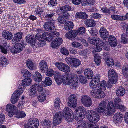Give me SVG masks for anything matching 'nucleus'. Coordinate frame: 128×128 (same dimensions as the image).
Instances as JSON below:
<instances>
[{
  "mask_svg": "<svg viewBox=\"0 0 128 128\" xmlns=\"http://www.w3.org/2000/svg\"><path fill=\"white\" fill-rule=\"evenodd\" d=\"M124 115L120 113L116 114L113 117L114 121L116 124H119L122 122Z\"/></svg>",
  "mask_w": 128,
  "mask_h": 128,
  "instance_id": "nucleus-20",
  "label": "nucleus"
},
{
  "mask_svg": "<svg viewBox=\"0 0 128 128\" xmlns=\"http://www.w3.org/2000/svg\"><path fill=\"white\" fill-rule=\"evenodd\" d=\"M101 88H98V89L94 90L90 92V95L93 97L98 98H103L105 97L106 94Z\"/></svg>",
  "mask_w": 128,
  "mask_h": 128,
  "instance_id": "nucleus-8",
  "label": "nucleus"
},
{
  "mask_svg": "<svg viewBox=\"0 0 128 128\" xmlns=\"http://www.w3.org/2000/svg\"><path fill=\"white\" fill-rule=\"evenodd\" d=\"M63 116H67L72 114V111L70 108L68 107H66L64 109L63 112Z\"/></svg>",
  "mask_w": 128,
  "mask_h": 128,
  "instance_id": "nucleus-41",
  "label": "nucleus"
},
{
  "mask_svg": "<svg viewBox=\"0 0 128 128\" xmlns=\"http://www.w3.org/2000/svg\"><path fill=\"white\" fill-rule=\"evenodd\" d=\"M15 46L17 50V52L18 53L21 52L23 50V48L24 47V44L21 43L17 44H15Z\"/></svg>",
  "mask_w": 128,
  "mask_h": 128,
  "instance_id": "nucleus-50",
  "label": "nucleus"
},
{
  "mask_svg": "<svg viewBox=\"0 0 128 128\" xmlns=\"http://www.w3.org/2000/svg\"><path fill=\"white\" fill-rule=\"evenodd\" d=\"M106 62L108 66L112 67L114 64V60L111 58H107Z\"/></svg>",
  "mask_w": 128,
  "mask_h": 128,
  "instance_id": "nucleus-58",
  "label": "nucleus"
},
{
  "mask_svg": "<svg viewBox=\"0 0 128 128\" xmlns=\"http://www.w3.org/2000/svg\"><path fill=\"white\" fill-rule=\"evenodd\" d=\"M32 82V80L30 78H25L22 80V85L23 87L28 86L30 85Z\"/></svg>",
  "mask_w": 128,
  "mask_h": 128,
  "instance_id": "nucleus-36",
  "label": "nucleus"
},
{
  "mask_svg": "<svg viewBox=\"0 0 128 128\" xmlns=\"http://www.w3.org/2000/svg\"><path fill=\"white\" fill-rule=\"evenodd\" d=\"M21 73L23 75V76L25 78H30L32 76V74L28 70L26 69L22 70Z\"/></svg>",
  "mask_w": 128,
  "mask_h": 128,
  "instance_id": "nucleus-35",
  "label": "nucleus"
},
{
  "mask_svg": "<svg viewBox=\"0 0 128 128\" xmlns=\"http://www.w3.org/2000/svg\"><path fill=\"white\" fill-rule=\"evenodd\" d=\"M82 118L78 120L79 121L76 124V127L77 128H85L86 124V122L84 120H82Z\"/></svg>",
  "mask_w": 128,
  "mask_h": 128,
  "instance_id": "nucleus-34",
  "label": "nucleus"
},
{
  "mask_svg": "<svg viewBox=\"0 0 128 128\" xmlns=\"http://www.w3.org/2000/svg\"><path fill=\"white\" fill-rule=\"evenodd\" d=\"M63 40L61 38H58L55 39L51 44L53 48H56L62 44Z\"/></svg>",
  "mask_w": 128,
  "mask_h": 128,
  "instance_id": "nucleus-23",
  "label": "nucleus"
},
{
  "mask_svg": "<svg viewBox=\"0 0 128 128\" xmlns=\"http://www.w3.org/2000/svg\"><path fill=\"white\" fill-rule=\"evenodd\" d=\"M68 106L70 108H74L76 106L77 102L75 95L70 96L68 98Z\"/></svg>",
  "mask_w": 128,
  "mask_h": 128,
  "instance_id": "nucleus-14",
  "label": "nucleus"
},
{
  "mask_svg": "<svg viewBox=\"0 0 128 128\" xmlns=\"http://www.w3.org/2000/svg\"><path fill=\"white\" fill-rule=\"evenodd\" d=\"M6 110L8 112V116L10 117H12L18 110L16 107L14 105L8 104L6 106Z\"/></svg>",
  "mask_w": 128,
  "mask_h": 128,
  "instance_id": "nucleus-16",
  "label": "nucleus"
},
{
  "mask_svg": "<svg viewBox=\"0 0 128 128\" xmlns=\"http://www.w3.org/2000/svg\"><path fill=\"white\" fill-rule=\"evenodd\" d=\"M72 46L74 48H78L79 49L83 48L82 46L80 43L77 42H73L72 44Z\"/></svg>",
  "mask_w": 128,
  "mask_h": 128,
  "instance_id": "nucleus-60",
  "label": "nucleus"
},
{
  "mask_svg": "<svg viewBox=\"0 0 128 128\" xmlns=\"http://www.w3.org/2000/svg\"><path fill=\"white\" fill-rule=\"evenodd\" d=\"M114 102L116 107L117 108H120V107L121 106L122 102L121 100L119 98H116L115 99Z\"/></svg>",
  "mask_w": 128,
  "mask_h": 128,
  "instance_id": "nucleus-37",
  "label": "nucleus"
},
{
  "mask_svg": "<svg viewBox=\"0 0 128 128\" xmlns=\"http://www.w3.org/2000/svg\"><path fill=\"white\" fill-rule=\"evenodd\" d=\"M40 68L41 71L43 73L46 72L48 70V66L46 62L42 60L39 64Z\"/></svg>",
  "mask_w": 128,
  "mask_h": 128,
  "instance_id": "nucleus-21",
  "label": "nucleus"
},
{
  "mask_svg": "<svg viewBox=\"0 0 128 128\" xmlns=\"http://www.w3.org/2000/svg\"><path fill=\"white\" fill-rule=\"evenodd\" d=\"M42 76L41 74L38 72H36L34 75V80L36 82H40L42 80Z\"/></svg>",
  "mask_w": 128,
  "mask_h": 128,
  "instance_id": "nucleus-32",
  "label": "nucleus"
},
{
  "mask_svg": "<svg viewBox=\"0 0 128 128\" xmlns=\"http://www.w3.org/2000/svg\"><path fill=\"white\" fill-rule=\"evenodd\" d=\"M16 112V117L17 118H24L26 116V114L24 112L20 111L19 112Z\"/></svg>",
  "mask_w": 128,
  "mask_h": 128,
  "instance_id": "nucleus-48",
  "label": "nucleus"
},
{
  "mask_svg": "<svg viewBox=\"0 0 128 128\" xmlns=\"http://www.w3.org/2000/svg\"><path fill=\"white\" fill-rule=\"evenodd\" d=\"M71 10V8L70 6L69 5H66L62 7H61L60 8V11L62 14L66 12L70 11Z\"/></svg>",
  "mask_w": 128,
  "mask_h": 128,
  "instance_id": "nucleus-39",
  "label": "nucleus"
},
{
  "mask_svg": "<svg viewBox=\"0 0 128 128\" xmlns=\"http://www.w3.org/2000/svg\"><path fill=\"white\" fill-rule=\"evenodd\" d=\"M111 17L112 19L115 20H124V16L116 15H112Z\"/></svg>",
  "mask_w": 128,
  "mask_h": 128,
  "instance_id": "nucleus-51",
  "label": "nucleus"
},
{
  "mask_svg": "<svg viewBox=\"0 0 128 128\" xmlns=\"http://www.w3.org/2000/svg\"><path fill=\"white\" fill-rule=\"evenodd\" d=\"M121 42L124 44H127L128 42V38L127 36L125 34H124L121 36Z\"/></svg>",
  "mask_w": 128,
  "mask_h": 128,
  "instance_id": "nucleus-61",
  "label": "nucleus"
},
{
  "mask_svg": "<svg viewBox=\"0 0 128 128\" xmlns=\"http://www.w3.org/2000/svg\"><path fill=\"white\" fill-rule=\"evenodd\" d=\"M42 36L43 37L44 40L48 42H50L54 39L51 34L49 32H45L43 33L42 35Z\"/></svg>",
  "mask_w": 128,
  "mask_h": 128,
  "instance_id": "nucleus-28",
  "label": "nucleus"
},
{
  "mask_svg": "<svg viewBox=\"0 0 128 128\" xmlns=\"http://www.w3.org/2000/svg\"><path fill=\"white\" fill-rule=\"evenodd\" d=\"M94 55H95L94 58L95 62L98 66H99L101 63V59H100V57L96 54L95 55L94 54Z\"/></svg>",
  "mask_w": 128,
  "mask_h": 128,
  "instance_id": "nucleus-63",
  "label": "nucleus"
},
{
  "mask_svg": "<svg viewBox=\"0 0 128 128\" xmlns=\"http://www.w3.org/2000/svg\"><path fill=\"white\" fill-rule=\"evenodd\" d=\"M45 84L44 86L46 87L47 86H50L52 84V81L51 79L49 77H46L45 79V81L44 82Z\"/></svg>",
  "mask_w": 128,
  "mask_h": 128,
  "instance_id": "nucleus-52",
  "label": "nucleus"
},
{
  "mask_svg": "<svg viewBox=\"0 0 128 128\" xmlns=\"http://www.w3.org/2000/svg\"><path fill=\"white\" fill-rule=\"evenodd\" d=\"M88 18V15L85 12H78L75 15V18L76 19L80 18L82 20H85Z\"/></svg>",
  "mask_w": 128,
  "mask_h": 128,
  "instance_id": "nucleus-26",
  "label": "nucleus"
},
{
  "mask_svg": "<svg viewBox=\"0 0 128 128\" xmlns=\"http://www.w3.org/2000/svg\"><path fill=\"white\" fill-rule=\"evenodd\" d=\"M87 51L85 50H81L79 52V54L84 56V58L86 59H87L88 58V57L87 56Z\"/></svg>",
  "mask_w": 128,
  "mask_h": 128,
  "instance_id": "nucleus-56",
  "label": "nucleus"
},
{
  "mask_svg": "<svg viewBox=\"0 0 128 128\" xmlns=\"http://www.w3.org/2000/svg\"><path fill=\"white\" fill-rule=\"evenodd\" d=\"M100 35L101 38L103 40H107L109 36V32L104 27L100 28L99 30Z\"/></svg>",
  "mask_w": 128,
  "mask_h": 128,
  "instance_id": "nucleus-18",
  "label": "nucleus"
},
{
  "mask_svg": "<svg viewBox=\"0 0 128 128\" xmlns=\"http://www.w3.org/2000/svg\"><path fill=\"white\" fill-rule=\"evenodd\" d=\"M73 75L64 74L62 76L59 72H57L56 74L54 75V78L58 84H60L62 82L64 84L67 85L69 84V82H70L71 76Z\"/></svg>",
  "mask_w": 128,
  "mask_h": 128,
  "instance_id": "nucleus-2",
  "label": "nucleus"
},
{
  "mask_svg": "<svg viewBox=\"0 0 128 128\" xmlns=\"http://www.w3.org/2000/svg\"><path fill=\"white\" fill-rule=\"evenodd\" d=\"M67 63L72 68L78 67L81 64L80 60L76 58L68 57L66 59Z\"/></svg>",
  "mask_w": 128,
  "mask_h": 128,
  "instance_id": "nucleus-7",
  "label": "nucleus"
},
{
  "mask_svg": "<svg viewBox=\"0 0 128 128\" xmlns=\"http://www.w3.org/2000/svg\"><path fill=\"white\" fill-rule=\"evenodd\" d=\"M45 12L46 13L44 14V16L46 18H48V20H50L51 19H53L52 18L55 14L54 12L52 10H46Z\"/></svg>",
  "mask_w": 128,
  "mask_h": 128,
  "instance_id": "nucleus-30",
  "label": "nucleus"
},
{
  "mask_svg": "<svg viewBox=\"0 0 128 128\" xmlns=\"http://www.w3.org/2000/svg\"><path fill=\"white\" fill-rule=\"evenodd\" d=\"M109 80L112 84H116L118 80V76L116 72L113 70H110L108 72Z\"/></svg>",
  "mask_w": 128,
  "mask_h": 128,
  "instance_id": "nucleus-10",
  "label": "nucleus"
},
{
  "mask_svg": "<svg viewBox=\"0 0 128 128\" xmlns=\"http://www.w3.org/2000/svg\"><path fill=\"white\" fill-rule=\"evenodd\" d=\"M78 77L76 75H73L71 76V79L70 82H69L68 85H70V88L73 89L76 88V87L78 84Z\"/></svg>",
  "mask_w": 128,
  "mask_h": 128,
  "instance_id": "nucleus-15",
  "label": "nucleus"
},
{
  "mask_svg": "<svg viewBox=\"0 0 128 128\" xmlns=\"http://www.w3.org/2000/svg\"><path fill=\"white\" fill-rule=\"evenodd\" d=\"M84 22L85 24L88 27H92L96 25L95 22L92 19H87Z\"/></svg>",
  "mask_w": 128,
  "mask_h": 128,
  "instance_id": "nucleus-31",
  "label": "nucleus"
},
{
  "mask_svg": "<svg viewBox=\"0 0 128 128\" xmlns=\"http://www.w3.org/2000/svg\"><path fill=\"white\" fill-rule=\"evenodd\" d=\"M82 104L85 106L90 107L92 104L90 98L88 96H83L81 99Z\"/></svg>",
  "mask_w": 128,
  "mask_h": 128,
  "instance_id": "nucleus-13",
  "label": "nucleus"
},
{
  "mask_svg": "<svg viewBox=\"0 0 128 128\" xmlns=\"http://www.w3.org/2000/svg\"><path fill=\"white\" fill-rule=\"evenodd\" d=\"M96 110L100 113L105 112V114L106 116H110L114 114L116 109L112 102H110L107 104L105 102L102 101Z\"/></svg>",
  "mask_w": 128,
  "mask_h": 128,
  "instance_id": "nucleus-1",
  "label": "nucleus"
},
{
  "mask_svg": "<svg viewBox=\"0 0 128 128\" xmlns=\"http://www.w3.org/2000/svg\"><path fill=\"white\" fill-rule=\"evenodd\" d=\"M79 80L82 84H85L87 82V80L86 77L82 75L80 76Z\"/></svg>",
  "mask_w": 128,
  "mask_h": 128,
  "instance_id": "nucleus-54",
  "label": "nucleus"
},
{
  "mask_svg": "<svg viewBox=\"0 0 128 128\" xmlns=\"http://www.w3.org/2000/svg\"><path fill=\"white\" fill-rule=\"evenodd\" d=\"M61 100L60 99L58 98H56L54 100V106L56 109H59L60 107Z\"/></svg>",
  "mask_w": 128,
  "mask_h": 128,
  "instance_id": "nucleus-45",
  "label": "nucleus"
},
{
  "mask_svg": "<svg viewBox=\"0 0 128 128\" xmlns=\"http://www.w3.org/2000/svg\"><path fill=\"white\" fill-rule=\"evenodd\" d=\"M63 116V114L62 112H59L56 113L54 117V125L56 126L60 124Z\"/></svg>",
  "mask_w": 128,
  "mask_h": 128,
  "instance_id": "nucleus-12",
  "label": "nucleus"
},
{
  "mask_svg": "<svg viewBox=\"0 0 128 128\" xmlns=\"http://www.w3.org/2000/svg\"><path fill=\"white\" fill-rule=\"evenodd\" d=\"M76 30H72L67 33L65 35L66 38L71 40L74 39L78 35Z\"/></svg>",
  "mask_w": 128,
  "mask_h": 128,
  "instance_id": "nucleus-22",
  "label": "nucleus"
},
{
  "mask_svg": "<svg viewBox=\"0 0 128 128\" xmlns=\"http://www.w3.org/2000/svg\"><path fill=\"white\" fill-rule=\"evenodd\" d=\"M2 35L4 38L8 40H11L13 38L12 34L7 30H5L3 31Z\"/></svg>",
  "mask_w": 128,
  "mask_h": 128,
  "instance_id": "nucleus-24",
  "label": "nucleus"
},
{
  "mask_svg": "<svg viewBox=\"0 0 128 128\" xmlns=\"http://www.w3.org/2000/svg\"><path fill=\"white\" fill-rule=\"evenodd\" d=\"M42 126L45 128H50L52 125V123L50 120H44L42 123Z\"/></svg>",
  "mask_w": 128,
  "mask_h": 128,
  "instance_id": "nucleus-47",
  "label": "nucleus"
},
{
  "mask_svg": "<svg viewBox=\"0 0 128 128\" xmlns=\"http://www.w3.org/2000/svg\"><path fill=\"white\" fill-rule=\"evenodd\" d=\"M100 80V76H96L93 79L90 83V87L92 89L96 88L99 85Z\"/></svg>",
  "mask_w": 128,
  "mask_h": 128,
  "instance_id": "nucleus-17",
  "label": "nucleus"
},
{
  "mask_svg": "<svg viewBox=\"0 0 128 128\" xmlns=\"http://www.w3.org/2000/svg\"><path fill=\"white\" fill-rule=\"evenodd\" d=\"M27 42L30 44L32 46H35L36 44V40L32 36L30 35H27L26 37Z\"/></svg>",
  "mask_w": 128,
  "mask_h": 128,
  "instance_id": "nucleus-25",
  "label": "nucleus"
},
{
  "mask_svg": "<svg viewBox=\"0 0 128 128\" xmlns=\"http://www.w3.org/2000/svg\"><path fill=\"white\" fill-rule=\"evenodd\" d=\"M101 11L102 12L106 15H109L111 13L110 9L106 7H104L101 8Z\"/></svg>",
  "mask_w": 128,
  "mask_h": 128,
  "instance_id": "nucleus-46",
  "label": "nucleus"
},
{
  "mask_svg": "<svg viewBox=\"0 0 128 128\" xmlns=\"http://www.w3.org/2000/svg\"><path fill=\"white\" fill-rule=\"evenodd\" d=\"M107 87V84L106 82L105 81H103L101 82L100 85L98 88H101L100 89L104 90Z\"/></svg>",
  "mask_w": 128,
  "mask_h": 128,
  "instance_id": "nucleus-62",
  "label": "nucleus"
},
{
  "mask_svg": "<svg viewBox=\"0 0 128 128\" xmlns=\"http://www.w3.org/2000/svg\"><path fill=\"white\" fill-rule=\"evenodd\" d=\"M75 118L76 120L83 119L84 118L85 115L87 114L85 109L82 106L79 107L75 111Z\"/></svg>",
  "mask_w": 128,
  "mask_h": 128,
  "instance_id": "nucleus-4",
  "label": "nucleus"
},
{
  "mask_svg": "<svg viewBox=\"0 0 128 128\" xmlns=\"http://www.w3.org/2000/svg\"><path fill=\"white\" fill-rule=\"evenodd\" d=\"M39 123L38 120L36 118H30L27 124L24 125L25 128H38Z\"/></svg>",
  "mask_w": 128,
  "mask_h": 128,
  "instance_id": "nucleus-5",
  "label": "nucleus"
},
{
  "mask_svg": "<svg viewBox=\"0 0 128 128\" xmlns=\"http://www.w3.org/2000/svg\"><path fill=\"white\" fill-rule=\"evenodd\" d=\"M66 18L64 16H61L58 18V22L60 24H64L66 22Z\"/></svg>",
  "mask_w": 128,
  "mask_h": 128,
  "instance_id": "nucleus-55",
  "label": "nucleus"
},
{
  "mask_svg": "<svg viewBox=\"0 0 128 128\" xmlns=\"http://www.w3.org/2000/svg\"><path fill=\"white\" fill-rule=\"evenodd\" d=\"M22 35L23 34L21 32H19L15 34L12 40V44H15L20 42L22 38Z\"/></svg>",
  "mask_w": 128,
  "mask_h": 128,
  "instance_id": "nucleus-19",
  "label": "nucleus"
},
{
  "mask_svg": "<svg viewBox=\"0 0 128 128\" xmlns=\"http://www.w3.org/2000/svg\"><path fill=\"white\" fill-rule=\"evenodd\" d=\"M86 117L92 123L96 124L100 120V116L94 110H88L87 112Z\"/></svg>",
  "mask_w": 128,
  "mask_h": 128,
  "instance_id": "nucleus-3",
  "label": "nucleus"
},
{
  "mask_svg": "<svg viewBox=\"0 0 128 128\" xmlns=\"http://www.w3.org/2000/svg\"><path fill=\"white\" fill-rule=\"evenodd\" d=\"M66 64L62 62H56V66L58 68L59 70L62 72L64 70V67H65Z\"/></svg>",
  "mask_w": 128,
  "mask_h": 128,
  "instance_id": "nucleus-49",
  "label": "nucleus"
},
{
  "mask_svg": "<svg viewBox=\"0 0 128 128\" xmlns=\"http://www.w3.org/2000/svg\"><path fill=\"white\" fill-rule=\"evenodd\" d=\"M56 0H50L48 4L50 7H53L57 4Z\"/></svg>",
  "mask_w": 128,
  "mask_h": 128,
  "instance_id": "nucleus-64",
  "label": "nucleus"
},
{
  "mask_svg": "<svg viewBox=\"0 0 128 128\" xmlns=\"http://www.w3.org/2000/svg\"><path fill=\"white\" fill-rule=\"evenodd\" d=\"M75 113L74 115L70 114L67 116H63L65 120L69 122H72L74 120V118H75Z\"/></svg>",
  "mask_w": 128,
  "mask_h": 128,
  "instance_id": "nucleus-43",
  "label": "nucleus"
},
{
  "mask_svg": "<svg viewBox=\"0 0 128 128\" xmlns=\"http://www.w3.org/2000/svg\"><path fill=\"white\" fill-rule=\"evenodd\" d=\"M98 38L90 37L88 38V42L91 44L95 45L96 43H98L97 40Z\"/></svg>",
  "mask_w": 128,
  "mask_h": 128,
  "instance_id": "nucleus-53",
  "label": "nucleus"
},
{
  "mask_svg": "<svg viewBox=\"0 0 128 128\" xmlns=\"http://www.w3.org/2000/svg\"><path fill=\"white\" fill-rule=\"evenodd\" d=\"M50 20L45 22L44 25L45 30L50 32H53L55 28L54 20L53 19H51Z\"/></svg>",
  "mask_w": 128,
  "mask_h": 128,
  "instance_id": "nucleus-9",
  "label": "nucleus"
},
{
  "mask_svg": "<svg viewBox=\"0 0 128 128\" xmlns=\"http://www.w3.org/2000/svg\"><path fill=\"white\" fill-rule=\"evenodd\" d=\"M21 86L22 85L19 86V90L15 91L11 97V101L13 104H14L17 102L20 95L23 92V88Z\"/></svg>",
  "mask_w": 128,
  "mask_h": 128,
  "instance_id": "nucleus-6",
  "label": "nucleus"
},
{
  "mask_svg": "<svg viewBox=\"0 0 128 128\" xmlns=\"http://www.w3.org/2000/svg\"><path fill=\"white\" fill-rule=\"evenodd\" d=\"M88 31L92 36H97L98 34L97 30L94 28H92Z\"/></svg>",
  "mask_w": 128,
  "mask_h": 128,
  "instance_id": "nucleus-57",
  "label": "nucleus"
},
{
  "mask_svg": "<svg viewBox=\"0 0 128 128\" xmlns=\"http://www.w3.org/2000/svg\"><path fill=\"white\" fill-rule=\"evenodd\" d=\"M76 31H77L78 35L83 34L86 32V29L84 27H81L79 28L78 30Z\"/></svg>",
  "mask_w": 128,
  "mask_h": 128,
  "instance_id": "nucleus-59",
  "label": "nucleus"
},
{
  "mask_svg": "<svg viewBox=\"0 0 128 128\" xmlns=\"http://www.w3.org/2000/svg\"><path fill=\"white\" fill-rule=\"evenodd\" d=\"M27 67L30 70H33L35 68L34 65L32 62L29 60H28L26 62Z\"/></svg>",
  "mask_w": 128,
  "mask_h": 128,
  "instance_id": "nucleus-42",
  "label": "nucleus"
},
{
  "mask_svg": "<svg viewBox=\"0 0 128 128\" xmlns=\"http://www.w3.org/2000/svg\"><path fill=\"white\" fill-rule=\"evenodd\" d=\"M46 96L44 93H42L40 94L38 97V99L39 101L42 102H44L46 100Z\"/></svg>",
  "mask_w": 128,
  "mask_h": 128,
  "instance_id": "nucleus-44",
  "label": "nucleus"
},
{
  "mask_svg": "<svg viewBox=\"0 0 128 128\" xmlns=\"http://www.w3.org/2000/svg\"><path fill=\"white\" fill-rule=\"evenodd\" d=\"M84 74L88 79H92L94 76L93 72L90 68L86 69L84 71Z\"/></svg>",
  "mask_w": 128,
  "mask_h": 128,
  "instance_id": "nucleus-29",
  "label": "nucleus"
},
{
  "mask_svg": "<svg viewBox=\"0 0 128 128\" xmlns=\"http://www.w3.org/2000/svg\"><path fill=\"white\" fill-rule=\"evenodd\" d=\"M125 93V90L123 87L121 86L117 91L116 94L118 96H122L124 95Z\"/></svg>",
  "mask_w": 128,
  "mask_h": 128,
  "instance_id": "nucleus-40",
  "label": "nucleus"
},
{
  "mask_svg": "<svg viewBox=\"0 0 128 128\" xmlns=\"http://www.w3.org/2000/svg\"><path fill=\"white\" fill-rule=\"evenodd\" d=\"M123 75L126 78H128V64H125L123 66L122 69Z\"/></svg>",
  "mask_w": 128,
  "mask_h": 128,
  "instance_id": "nucleus-33",
  "label": "nucleus"
},
{
  "mask_svg": "<svg viewBox=\"0 0 128 128\" xmlns=\"http://www.w3.org/2000/svg\"><path fill=\"white\" fill-rule=\"evenodd\" d=\"M108 42L111 47H115L117 45L116 40L114 36H110L108 38Z\"/></svg>",
  "mask_w": 128,
  "mask_h": 128,
  "instance_id": "nucleus-27",
  "label": "nucleus"
},
{
  "mask_svg": "<svg viewBox=\"0 0 128 128\" xmlns=\"http://www.w3.org/2000/svg\"><path fill=\"white\" fill-rule=\"evenodd\" d=\"M31 94L36 96L37 94V91L39 92H42L43 88L41 85L39 83L35 84L31 87Z\"/></svg>",
  "mask_w": 128,
  "mask_h": 128,
  "instance_id": "nucleus-11",
  "label": "nucleus"
},
{
  "mask_svg": "<svg viewBox=\"0 0 128 128\" xmlns=\"http://www.w3.org/2000/svg\"><path fill=\"white\" fill-rule=\"evenodd\" d=\"M74 26V24L73 22H68L65 24L64 27L66 30L68 31L72 30Z\"/></svg>",
  "mask_w": 128,
  "mask_h": 128,
  "instance_id": "nucleus-38",
  "label": "nucleus"
}]
</instances>
